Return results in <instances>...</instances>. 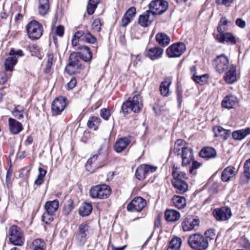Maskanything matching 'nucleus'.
I'll return each instance as SVG.
<instances>
[{
  "mask_svg": "<svg viewBox=\"0 0 250 250\" xmlns=\"http://www.w3.org/2000/svg\"><path fill=\"white\" fill-rule=\"evenodd\" d=\"M231 131L229 130L224 129V131H222L219 137H221L224 140H227L230 135Z\"/></svg>",
  "mask_w": 250,
  "mask_h": 250,
  "instance_id": "obj_63",
  "label": "nucleus"
},
{
  "mask_svg": "<svg viewBox=\"0 0 250 250\" xmlns=\"http://www.w3.org/2000/svg\"><path fill=\"white\" fill-rule=\"evenodd\" d=\"M180 217L179 211L173 209H167L165 213V218L167 222H175Z\"/></svg>",
  "mask_w": 250,
  "mask_h": 250,
  "instance_id": "obj_27",
  "label": "nucleus"
},
{
  "mask_svg": "<svg viewBox=\"0 0 250 250\" xmlns=\"http://www.w3.org/2000/svg\"><path fill=\"white\" fill-rule=\"evenodd\" d=\"M130 101L131 104V111L134 113L140 112L143 106L141 96L139 94L135 95L130 98Z\"/></svg>",
  "mask_w": 250,
  "mask_h": 250,
  "instance_id": "obj_21",
  "label": "nucleus"
},
{
  "mask_svg": "<svg viewBox=\"0 0 250 250\" xmlns=\"http://www.w3.org/2000/svg\"><path fill=\"white\" fill-rule=\"evenodd\" d=\"M205 235L206 236V238L212 240L215 236V230L214 229H208L205 231Z\"/></svg>",
  "mask_w": 250,
  "mask_h": 250,
  "instance_id": "obj_57",
  "label": "nucleus"
},
{
  "mask_svg": "<svg viewBox=\"0 0 250 250\" xmlns=\"http://www.w3.org/2000/svg\"><path fill=\"white\" fill-rule=\"evenodd\" d=\"M17 59L15 57H9L5 59L4 62L5 69L6 71H13L15 65L17 63Z\"/></svg>",
  "mask_w": 250,
  "mask_h": 250,
  "instance_id": "obj_36",
  "label": "nucleus"
},
{
  "mask_svg": "<svg viewBox=\"0 0 250 250\" xmlns=\"http://www.w3.org/2000/svg\"><path fill=\"white\" fill-rule=\"evenodd\" d=\"M171 84V81L166 78L162 81L160 85L159 90L161 94L165 97H167L169 94V86Z\"/></svg>",
  "mask_w": 250,
  "mask_h": 250,
  "instance_id": "obj_30",
  "label": "nucleus"
},
{
  "mask_svg": "<svg viewBox=\"0 0 250 250\" xmlns=\"http://www.w3.org/2000/svg\"><path fill=\"white\" fill-rule=\"evenodd\" d=\"M83 41L91 44L95 43L97 41V39L93 36L90 32H86V34L83 39Z\"/></svg>",
  "mask_w": 250,
  "mask_h": 250,
  "instance_id": "obj_53",
  "label": "nucleus"
},
{
  "mask_svg": "<svg viewBox=\"0 0 250 250\" xmlns=\"http://www.w3.org/2000/svg\"><path fill=\"white\" fill-rule=\"evenodd\" d=\"M135 177L139 180H142L146 178V175L141 165L139 166L135 170Z\"/></svg>",
  "mask_w": 250,
  "mask_h": 250,
  "instance_id": "obj_49",
  "label": "nucleus"
},
{
  "mask_svg": "<svg viewBox=\"0 0 250 250\" xmlns=\"http://www.w3.org/2000/svg\"><path fill=\"white\" fill-rule=\"evenodd\" d=\"M27 50L32 54L33 56L35 55L39 59H42L39 46L36 44L29 45L27 46Z\"/></svg>",
  "mask_w": 250,
  "mask_h": 250,
  "instance_id": "obj_45",
  "label": "nucleus"
},
{
  "mask_svg": "<svg viewBox=\"0 0 250 250\" xmlns=\"http://www.w3.org/2000/svg\"><path fill=\"white\" fill-rule=\"evenodd\" d=\"M180 155L182 159V167L189 165L194 159L193 149L187 146L181 148V154Z\"/></svg>",
  "mask_w": 250,
  "mask_h": 250,
  "instance_id": "obj_15",
  "label": "nucleus"
},
{
  "mask_svg": "<svg viewBox=\"0 0 250 250\" xmlns=\"http://www.w3.org/2000/svg\"><path fill=\"white\" fill-rule=\"evenodd\" d=\"M168 3L166 0H152L148 5V10L153 16L161 15L168 8Z\"/></svg>",
  "mask_w": 250,
  "mask_h": 250,
  "instance_id": "obj_5",
  "label": "nucleus"
},
{
  "mask_svg": "<svg viewBox=\"0 0 250 250\" xmlns=\"http://www.w3.org/2000/svg\"><path fill=\"white\" fill-rule=\"evenodd\" d=\"M225 82L228 83H232L234 82V66L231 65L230 70L224 76Z\"/></svg>",
  "mask_w": 250,
  "mask_h": 250,
  "instance_id": "obj_40",
  "label": "nucleus"
},
{
  "mask_svg": "<svg viewBox=\"0 0 250 250\" xmlns=\"http://www.w3.org/2000/svg\"><path fill=\"white\" fill-rule=\"evenodd\" d=\"M24 110L20 105L16 106L12 111V115L17 119L21 120L24 117Z\"/></svg>",
  "mask_w": 250,
  "mask_h": 250,
  "instance_id": "obj_46",
  "label": "nucleus"
},
{
  "mask_svg": "<svg viewBox=\"0 0 250 250\" xmlns=\"http://www.w3.org/2000/svg\"><path fill=\"white\" fill-rule=\"evenodd\" d=\"M86 34V32H84L83 31L79 30L77 31L73 35V37L74 38L83 41V39Z\"/></svg>",
  "mask_w": 250,
  "mask_h": 250,
  "instance_id": "obj_59",
  "label": "nucleus"
},
{
  "mask_svg": "<svg viewBox=\"0 0 250 250\" xmlns=\"http://www.w3.org/2000/svg\"><path fill=\"white\" fill-rule=\"evenodd\" d=\"M182 243V239L180 237H173L169 241L167 250H180Z\"/></svg>",
  "mask_w": 250,
  "mask_h": 250,
  "instance_id": "obj_33",
  "label": "nucleus"
},
{
  "mask_svg": "<svg viewBox=\"0 0 250 250\" xmlns=\"http://www.w3.org/2000/svg\"><path fill=\"white\" fill-rule=\"evenodd\" d=\"M171 184L177 193L183 194L188 190V186L184 180H171Z\"/></svg>",
  "mask_w": 250,
  "mask_h": 250,
  "instance_id": "obj_22",
  "label": "nucleus"
},
{
  "mask_svg": "<svg viewBox=\"0 0 250 250\" xmlns=\"http://www.w3.org/2000/svg\"><path fill=\"white\" fill-rule=\"evenodd\" d=\"M92 233L93 229L88 223L80 224L75 233L74 241L76 246L79 247L84 246Z\"/></svg>",
  "mask_w": 250,
  "mask_h": 250,
  "instance_id": "obj_1",
  "label": "nucleus"
},
{
  "mask_svg": "<svg viewBox=\"0 0 250 250\" xmlns=\"http://www.w3.org/2000/svg\"><path fill=\"white\" fill-rule=\"evenodd\" d=\"M217 152L216 150L210 146H206L201 149L199 152V156L207 159L213 158L216 157Z\"/></svg>",
  "mask_w": 250,
  "mask_h": 250,
  "instance_id": "obj_25",
  "label": "nucleus"
},
{
  "mask_svg": "<svg viewBox=\"0 0 250 250\" xmlns=\"http://www.w3.org/2000/svg\"><path fill=\"white\" fill-rule=\"evenodd\" d=\"M156 41L161 46L165 47L170 42V38L165 33L160 32L156 34Z\"/></svg>",
  "mask_w": 250,
  "mask_h": 250,
  "instance_id": "obj_31",
  "label": "nucleus"
},
{
  "mask_svg": "<svg viewBox=\"0 0 250 250\" xmlns=\"http://www.w3.org/2000/svg\"><path fill=\"white\" fill-rule=\"evenodd\" d=\"M101 122V119L97 116H92L89 118L87 125L88 128L93 129L96 130L98 128V126Z\"/></svg>",
  "mask_w": 250,
  "mask_h": 250,
  "instance_id": "obj_37",
  "label": "nucleus"
},
{
  "mask_svg": "<svg viewBox=\"0 0 250 250\" xmlns=\"http://www.w3.org/2000/svg\"><path fill=\"white\" fill-rule=\"evenodd\" d=\"M142 168L144 170L145 173L147 176V175L149 173H153L155 172L157 169V167L148 164H142L141 165Z\"/></svg>",
  "mask_w": 250,
  "mask_h": 250,
  "instance_id": "obj_50",
  "label": "nucleus"
},
{
  "mask_svg": "<svg viewBox=\"0 0 250 250\" xmlns=\"http://www.w3.org/2000/svg\"><path fill=\"white\" fill-rule=\"evenodd\" d=\"M110 187L105 184L96 185L89 190L90 196L93 199H106L111 194Z\"/></svg>",
  "mask_w": 250,
  "mask_h": 250,
  "instance_id": "obj_3",
  "label": "nucleus"
},
{
  "mask_svg": "<svg viewBox=\"0 0 250 250\" xmlns=\"http://www.w3.org/2000/svg\"><path fill=\"white\" fill-rule=\"evenodd\" d=\"M130 143V140L126 137L119 139L114 146V150L117 153H120L125 149Z\"/></svg>",
  "mask_w": 250,
  "mask_h": 250,
  "instance_id": "obj_24",
  "label": "nucleus"
},
{
  "mask_svg": "<svg viewBox=\"0 0 250 250\" xmlns=\"http://www.w3.org/2000/svg\"><path fill=\"white\" fill-rule=\"evenodd\" d=\"M230 22L226 17H222L218 22L217 27V32H225L228 30V24Z\"/></svg>",
  "mask_w": 250,
  "mask_h": 250,
  "instance_id": "obj_41",
  "label": "nucleus"
},
{
  "mask_svg": "<svg viewBox=\"0 0 250 250\" xmlns=\"http://www.w3.org/2000/svg\"><path fill=\"white\" fill-rule=\"evenodd\" d=\"M75 50L78 51L77 53L79 55L80 59L84 62H88L91 61L92 53L88 46L80 45L77 48H75Z\"/></svg>",
  "mask_w": 250,
  "mask_h": 250,
  "instance_id": "obj_16",
  "label": "nucleus"
},
{
  "mask_svg": "<svg viewBox=\"0 0 250 250\" xmlns=\"http://www.w3.org/2000/svg\"><path fill=\"white\" fill-rule=\"evenodd\" d=\"M102 25V20L99 18L95 19L92 23V28L97 32L101 31Z\"/></svg>",
  "mask_w": 250,
  "mask_h": 250,
  "instance_id": "obj_54",
  "label": "nucleus"
},
{
  "mask_svg": "<svg viewBox=\"0 0 250 250\" xmlns=\"http://www.w3.org/2000/svg\"><path fill=\"white\" fill-rule=\"evenodd\" d=\"M208 77L209 75L208 74H205L202 75H197L195 74H193L191 77V79L195 83L202 85L207 82Z\"/></svg>",
  "mask_w": 250,
  "mask_h": 250,
  "instance_id": "obj_39",
  "label": "nucleus"
},
{
  "mask_svg": "<svg viewBox=\"0 0 250 250\" xmlns=\"http://www.w3.org/2000/svg\"><path fill=\"white\" fill-rule=\"evenodd\" d=\"M64 28L63 25H59L56 27L55 33L59 37H62L64 35Z\"/></svg>",
  "mask_w": 250,
  "mask_h": 250,
  "instance_id": "obj_62",
  "label": "nucleus"
},
{
  "mask_svg": "<svg viewBox=\"0 0 250 250\" xmlns=\"http://www.w3.org/2000/svg\"><path fill=\"white\" fill-rule=\"evenodd\" d=\"M49 8V4H39L38 9L40 14L42 16L45 15L48 13Z\"/></svg>",
  "mask_w": 250,
  "mask_h": 250,
  "instance_id": "obj_55",
  "label": "nucleus"
},
{
  "mask_svg": "<svg viewBox=\"0 0 250 250\" xmlns=\"http://www.w3.org/2000/svg\"><path fill=\"white\" fill-rule=\"evenodd\" d=\"M164 53V49L158 46H155L149 48L146 51L145 56L151 60H158L161 58Z\"/></svg>",
  "mask_w": 250,
  "mask_h": 250,
  "instance_id": "obj_18",
  "label": "nucleus"
},
{
  "mask_svg": "<svg viewBox=\"0 0 250 250\" xmlns=\"http://www.w3.org/2000/svg\"><path fill=\"white\" fill-rule=\"evenodd\" d=\"M188 244L194 250H206L208 247V239L199 233L190 235L188 238Z\"/></svg>",
  "mask_w": 250,
  "mask_h": 250,
  "instance_id": "obj_2",
  "label": "nucleus"
},
{
  "mask_svg": "<svg viewBox=\"0 0 250 250\" xmlns=\"http://www.w3.org/2000/svg\"><path fill=\"white\" fill-rule=\"evenodd\" d=\"M130 97L125 101L122 105L121 111L125 114H128L131 111Z\"/></svg>",
  "mask_w": 250,
  "mask_h": 250,
  "instance_id": "obj_47",
  "label": "nucleus"
},
{
  "mask_svg": "<svg viewBox=\"0 0 250 250\" xmlns=\"http://www.w3.org/2000/svg\"><path fill=\"white\" fill-rule=\"evenodd\" d=\"M199 225L200 220L197 216L187 215L182 218L181 226L184 231L196 230Z\"/></svg>",
  "mask_w": 250,
  "mask_h": 250,
  "instance_id": "obj_6",
  "label": "nucleus"
},
{
  "mask_svg": "<svg viewBox=\"0 0 250 250\" xmlns=\"http://www.w3.org/2000/svg\"><path fill=\"white\" fill-rule=\"evenodd\" d=\"M234 175V167H228L225 168L221 174V179L223 182H228L231 177Z\"/></svg>",
  "mask_w": 250,
  "mask_h": 250,
  "instance_id": "obj_34",
  "label": "nucleus"
},
{
  "mask_svg": "<svg viewBox=\"0 0 250 250\" xmlns=\"http://www.w3.org/2000/svg\"><path fill=\"white\" fill-rule=\"evenodd\" d=\"M250 180V159L247 160L244 166V171L240 179L242 184L247 183Z\"/></svg>",
  "mask_w": 250,
  "mask_h": 250,
  "instance_id": "obj_29",
  "label": "nucleus"
},
{
  "mask_svg": "<svg viewBox=\"0 0 250 250\" xmlns=\"http://www.w3.org/2000/svg\"><path fill=\"white\" fill-rule=\"evenodd\" d=\"M8 124L10 131L13 134H18L23 129L21 123L15 119L9 118L8 119Z\"/></svg>",
  "mask_w": 250,
  "mask_h": 250,
  "instance_id": "obj_20",
  "label": "nucleus"
},
{
  "mask_svg": "<svg viewBox=\"0 0 250 250\" xmlns=\"http://www.w3.org/2000/svg\"><path fill=\"white\" fill-rule=\"evenodd\" d=\"M74 208V202L73 200L69 199L66 204L63 206L62 210V214L65 216H67Z\"/></svg>",
  "mask_w": 250,
  "mask_h": 250,
  "instance_id": "obj_42",
  "label": "nucleus"
},
{
  "mask_svg": "<svg viewBox=\"0 0 250 250\" xmlns=\"http://www.w3.org/2000/svg\"><path fill=\"white\" fill-rule=\"evenodd\" d=\"M111 113V110L108 108H103L100 111V116L105 121L109 119Z\"/></svg>",
  "mask_w": 250,
  "mask_h": 250,
  "instance_id": "obj_48",
  "label": "nucleus"
},
{
  "mask_svg": "<svg viewBox=\"0 0 250 250\" xmlns=\"http://www.w3.org/2000/svg\"><path fill=\"white\" fill-rule=\"evenodd\" d=\"M150 11L147 10L139 16L138 23L143 27H147L150 25L155 20L154 16L151 17Z\"/></svg>",
  "mask_w": 250,
  "mask_h": 250,
  "instance_id": "obj_17",
  "label": "nucleus"
},
{
  "mask_svg": "<svg viewBox=\"0 0 250 250\" xmlns=\"http://www.w3.org/2000/svg\"><path fill=\"white\" fill-rule=\"evenodd\" d=\"M80 57L77 52L71 53L69 57L68 63L65 67V71L69 74H74V69H81L82 65L80 61Z\"/></svg>",
  "mask_w": 250,
  "mask_h": 250,
  "instance_id": "obj_9",
  "label": "nucleus"
},
{
  "mask_svg": "<svg viewBox=\"0 0 250 250\" xmlns=\"http://www.w3.org/2000/svg\"><path fill=\"white\" fill-rule=\"evenodd\" d=\"M68 103V99L63 96L56 97L51 104V110L53 115H59L65 109Z\"/></svg>",
  "mask_w": 250,
  "mask_h": 250,
  "instance_id": "obj_10",
  "label": "nucleus"
},
{
  "mask_svg": "<svg viewBox=\"0 0 250 250\" xmlns=\"http://www.w3.org/2000/svg\"><path fill=\"white\" fill-rule=\"evenodd\" d=\"M191 162V165L189 167V172L191 174L195 175L196 174V172H194V170L199 168L200 167L201 164L196 160H194L193 159Z\"/></svg>",
  "mask_w": 250,
  "mask_h": 250,
  "instance_id": "obj_52",
  "label": "nucleus"
},
{
  "mask_svg": "<svg viewBox=\"0 0 250 250\" xmlns=\"http://www.w3.org/2000/svg\"><path fill=\"white\" fill-rule=\"evenodd\" d=\"M101 0H88L86 11L89 15H92L96 10Z\"/></svg>",
  "mask_w": 250,
  "mask_h": 250,
  "instance_id": "obj_38",
  "label": "nucleus"
},
{
  "mask_svg": "<svg viewBox=\"0 0 250 250\" xmlns=\"http://www.w3.org/2000/svg\"><path fill=\"white\" fill-rule=\"evenodd\" d=\"M186 50V46L182 42H176L171 44L166 50L168 58H178L183 55Z\"/></svg>",
  "mask_w": 250,
  "mask_h": 250,
  "instance_id": "obj_8",
  "label": "nucleus"
},
{
  "mask_svg": "<svg viewBox=\"0 0 250 250\" xmlns=\"http://www.w3.org/2000/svg\"><path fill=\"white\" fill-rule=\"evenodd\" d=\"M9 239L10 243L15 246L23 245L24 238L20 227L13 225L10 228Z\"/></svg>",
  "mask_w": 250,
  "mask_h": 250,
  "instance_id": "obj_7",
  "label": "nucleus"
},
{
  "mask_svg": "<svg viewBox=\"0 0 250 250\" xmlns=\"http://www.w3.org/2000/svg\"><path fill=\"white\" fill-rule=\"evenodd\" d=\"M229 59L224 54L217 56L213 60V64L217 72L221 74L228 68Z\"/></svg>",
  "mask_w": 250,
  "mask_h": 250,
  "instance_id": "obj_12",
  "label": "nucleus"
},
{
  "mask_svg": "<svg viewBox=\"0 0 250 250\" xmlns=\"http://www.w3.org/2000/svg\"><path fill=\"white\" fill-rule=\"evenodd\" d=\"M92 209V204L85 202L79 208V213L82 217H86L90 214Z\"/></svg>",
  "mask_w": 250,
  "mask_h": 250,
  "instance_id": "obj_32",
  "label": "nucleus"
},
{
  "mask_svg": "<svg viewBox=\"0 0 250 250\" xmlns=\"http://www.w3.org/2000/svg\"><path fill=\"white\" fill-rule=\"evenodd\" d=\"M216 39L218 42L224 43L225 42H230L234 44V36L230 33L225 32H218Z\"/></svg>",
  "mask_w": 250,
  "mask_h": 250,
  "instance_id": "obj_23",
  "label": "nucleus"
},
{
  "mask_svg": "<svg viewBox=\"0 0 250 250\" xmlns=\"http://www.w3.org/2000/svg\"><path fill=\"white\" fill-rule=\"evenodd\" d=\"M171 203L176 208L181 209L184 208L187 205L186 199L184 196L174 195L171 198Z\"/></svg>",
  "mask_w": 250,
  "mask_h": 250,
  "instance_id": "obj_26",
  "label": "nucleus"
},
{
  "mask_svg": "<svg viewBox=\"0 0 250 250\" xmlns=\"http://www.w3.org/2000/svg\"><path fill=\"white\" fill-rule=\"evenodd\" d=\"M59 201L57 199L46 202L44 206L46 212L54 214L59 208Z\"/></svg>",
  "mask_w": 250,
  "mask_h": 250,
  "instance_id": "obj_28",
  "label": "nucleus"
},
{
  "mask_svg": "<svg viewBox=\"0 0 250 250\" xmlns=\"http://www.w3.org/2000/svg\"><path fill=\"white\" fill-rule=\"evenodd\" d=\"M146 206V201L143 197H135L127 205L126 209L129 212H140Z\"/></svg>",
  "mask_w": 250,
  "mask_h": 250,
  "instance_id": "obj_13",
  "label": "nucleus"
},
{
  "mask_svg": "<svg viewBox=\"0 0 250 250\" xmlns=\"http://www.w3.org/2000/svg\"><path fill=\"white\" fill-rule=\"evenodd\" d=\"M250 134V127L235 131V140H241Z\"/></svg>",
  "mask_w": 250,
  "mask_h": 250,
  "instance_id": "obj_43",
  "label": "nucleus"
},
{
  "mask_svg": "<svg viewBox=\"0 0 250 250\" xmlns=\"http://www.w3.org/2000/svg\"><path fill=\"white\" fill-rule=\"evenodd\" d=\"M136 14V9L135 7H129L125 12L122 18L121 26L126 27L131 21L132 18Z\"/></svg>",
  "mask_w": 250,
  "mask_h": 250,
  "instance_id": "obj_19",
  "label": "nucleus"
},
{
  "mask_svg": "<svg viewBox=\"0 0 250 250\" xmlns=\"http://www.w3.org/2000/svg\"><path fill=\"white\" fill-rule=\"evenodd\" d=\"M53 214L52 213L48 214V212L45 211L42 216V221L46 224H49L54 220Z\"/></svg>",
  "mask_w": 250,
  "mask_h": 250,
  "instance_id": "obj_51",
  "label": "nucleus"
},
{
  "mask_svg": "<svg viewBox=\"0 0 250 250\" xmlns=\"http://www.w3.org/2000/svg\"><path fill=\"white\" fill-rule=\"evenodd\" d=\"M213 131L214 133L215 137H219L222 131H224V129L220 126H215L213 128Z\"/></svg>",
  "mask_w": 250,
  "mask_h": 250,
  "instance_id": "obj_58",
  "label": "nucleus"
},
{
  "mask_svg": "<svg viewBox=\"0 0 250 250\" xmlns=\"http://www.w3.org/2000/svg\"><path fill=\"white\" fill-rule=\"evenodd\" d=\"M43 241L42 239L40 238L35 239L33 242V244L34 245L35 247L43 248Z\"/></svg>",
  "mask_w": 250,
  "mask_h": 250,
  "instance_id": "obj_64",
  "label": "nucleus"
},
{
  "mask_svg": "<svg viewBox=\"0 0 250 250\" xmlns=\"http://www.w3.org/2000/svg\"><path fill=\"white\" fill-rule=\"evenodd\" d=\"M223 107L228 109L233 108L234 106V100L232 95L226 96L221 102Z\"/></svg>",
  "mask_w": 250,
  "mask_h": 250,
  "instance_id": "obj_35",
  "label": "nucleus"
},
{
  "mask_svg": "<svg viewBox=\"0 0 250 250\" xmlns=\"http://www.w3.org/2000/svg\"><path fill=\"white\" fill-rule=\"evenodd\" d=\"M182 179H185V180L188 179V177L187 176V174L184 172L179 171L178 172V173L176 174L175 177L173 178V179L172 180H176V179L183 180Z\"/></svg>",
  "mask_w": 250,
  "mask_h": 250,
  "instance_id": "obj_60",
  "label": "nucleus"
},
{
  "mask_svg": "<svg viewBox=\"0 0 250 250\" xmlns=\"http://www.w3.org/2000/svg\"><path fill=\"white\" fill-rule=\"evenodd\" d=\"M141 56L140 54H138L137 55H131V63L129 64V67L131 66V65H133L134 67H136L138 63L141 61Z\"/></svg>",
  "mask_w": 250,
  "mask_h": 250,
  "instance_id": "obj_56",
  "label": "nucleus"
},
{
  "mask_svg": "<svg viewBox=\"0 0 250 250\" xmlns=\"http://www.w3.org/2000/svg\"><path fill=\"white\" fill-rule=\"evenodd\" d=\"M109 146L106 143L102 144L100 148L98 149V153L94 154L91 157L88 159L87 164H91L95 162L99 158L102 162H105L107 158L109 153Z\"/></svg>",
  "mask_w": 250,
  "mask_h": 250,
  "instance_id": "obj_11",
  "label": "nucleus"
},
{
  "mask_svg": "<svg viewBox=\"0 0 250 250\" xmlns=\"http://www.w3.org/2000/svg\"><path fill=\"white\" fill-rule=\"evenodd\" d=\"M183 91L180 85H177L176 86L175 93L176 95V100L178 103V108L180 109L183 102Z\"/></svg>",
  "mask_w": 250,
  "mask_h": 250,
  "instance_id": "obj_44",
  "label": "nucleus"
},
{
  "mask_svg": "<svg viewBox=\"0 0 250 250\" xmlns=\"http://www.w3.org/2000/svg\"><path fill=\"white\" fill-rule=\"evenodd\" d=\"M26 28L28 36L32 40L40 39L43 34L42 25L37 21L33 20L30 21Z\"/></svg>",
  "mask_w": 250,
  "mask_h": 250,
  "instance_id": "obj_4",
  "label": "nucleus"
},
{
  "mask_svg": "<svg viewBox=\"0 0 250 250\" xmlns=\"http://www.w3.org/2000/svg\"><path fill=\"white\" fill-rule=\"evenodd\" d=\"M213 214L217 221H222L229 219L232 213L229 208L223 207L215 208L213 211Z\"/></svg>",
  "mask_w": 250,
  "mask_h": 250,
  "instance_id": "obj_14",
  "label": "nucleus"
},
{
  "mask_svg": "<svg viewBox=\"0 0 250 250\" xmlns=\"http://www.w3.org/2000/svg\"><path fill=\"white\" fill-rule=\"evenodd\" d=\"M233 0H215L216 3L219 5H224L227 7L230 6Z\"/></svg>",
  "mask_w": 250,
  "mask_h": 250,
  "instance_id": "obj_61",
  "label": "nucleus"
}]
</instances>
